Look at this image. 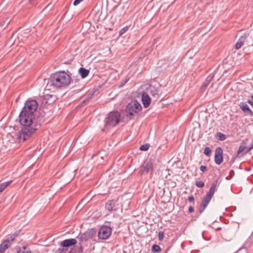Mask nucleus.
Returning a JSON list of instances; mask_svg holds the SVG:
<instances>
[{
  "label": "nucleus",
  "instance_id": "nucleus-41",
  "mask_svg": "<svg viewBox=\"0 0 253 253\" xmlns=\"http://www.w3.org/2000/svg\"><path fill=\"white\" fill-rule=\"evenodd\" d=\"M34 0H29L30 2L31 3H32L33 2H34Z\"/></svg>",
  "mask_w": 253,
  "mask_h": 253
},
{
  "label": "nucleus",
  "instance_id": "nucleus-42",
  "mask_svg": "<svg viewBox=\"0 0 253 253\" xmlns=\"http://www.w3.org/2000/svg\"><path fill=\"white\" fill-rule=\"evenodd\" d=\"M58 251H60V253H61V252H62V251H63V250L59 249V250H58Z\"/></svg>",
  "mask_w": 253,
  "mask_h": 253
},
{
  "label": "nucleus",
  "instance_id": "nucleus-31",
  "mask_svg": "<svg viewBox=\"0 0 253 253\" xmlns=\"http://www.w3.org/2000/svg\"><path fill=\"white\" fill-rule=\"evenodd\" d=\"M159 240L160 241H162L164 239V234L163 231H159L158 234Z\"/></svg>",
  "mask_w": 253,
  "mask_h": 253
},
{
  "label": "nucleus",
  "instance_id": "nucleus-24",
  "mask_svg": "<svg viewBox=\"0 0 253 253\" xmlns=\"http://www.w3.org/2000/svg\"><path fill=\"white\" fill-rule=\"evenodd\" d=\"M151 250L154 253H158L161 251V248L159 245H154L152 246Z\"/></svg>",
  "mask_w": 253,
  "mask_h": 253
},
{
  "label": "nucleus",
  "instance_id": "nucleus-17",
  "mask_svg": "<svg viewBox=\"0 0 253 253\" xmlns=\"http://www.w3.org/2000/svg\"><path fill=\"white\" fill-rule=\"evenodd\" d=\"M242 37H245V39L244 44L247 46L253 45V38L249 34H245Z\"/></svg>",
  "mask_w": 253,
  "mask_h": 253
},
{
  "label": "nucleus",
  "instance_id": "nucleus-36",
  "mask_svg": "<svg viewBox=\"0 0 253 253\" xmlns=\"http://www.w3.org/2000/svg\"><path fill=\"white\" fill-rule=\"evenodd\" d=\"M188 199L190 202H194V198L193 196L192 195V196L188 197Z\"/></svg>",
  "mask_w": 253,
  "mask_h": 253
},
{
  "label": "nucleus",
  "instance_id": "nucleus-26",
  "mask_svg": "<svg viewBox=\"0 0 253 253\" xmlns=\"http://www.w3.org/2000/svg\"><path fill=\"white\" fill-rule=\"evenodd\" d=\"M150 147V145L148 143L144 144L143 145H142L140 147L139 149L141 151H147L148 150L149 148Z\"/></svg>",
  "mask_w": 253,
  "mask_h": 253
},
{
  "label": "nucleus",
  "instance_id": "nucleus-28",
  "mask_svg": "<svg viewBox=\"0 0 253 253\" xmlns=\"http://www.w3.org/2000/svg\"><path fill=\"white\" fill-rule=\"evenodd\" d=\"M211 150L209 147H206L204 151V153L205 155L209 156L211 154Z\"/></svg>",
  "mask_w": 253,
  "mask_h": 253
},
{
  "label": "nucleus",
  "instance_id": "nucleus-27",
  "mask_svg": "<svg viewBox=\"0 0 253 253\" xmlns=\"http://www.w3.org/2000/svg\"><path fill=\"white\" fill-rule=\"evenodd\" d=\"M84 244H79L80 247L77 248L76 250L74 251V253H82L83 252V245Z\"/></svg>",
  "mask_w": 253,
  "mask_h": 253
},
{
  "label": "nucleus",
  "instance_id": "nucleus-37",
  "mask_svg": "<svg viewBox=\"0 0 253 253\" xmlns=\"http://www.w3.org/2000/svg\"><path fill=\"white\" fill-rule=\"evenodd\" d=\"M253 148V139L252 141V142L251 144V146L247 149L246 152H248L249 151L251 150Z\"/></svg>",
  "mask_w": 253,
  "mask_h": 253
},
{
  "label": "nucleus",
  "instance_id": "nucleus-29",
  "mask_svg": "<svg viewBox=\"0 0 253 253\" xmlns=\"http://www.w3.org/2000/svg\"><path fill=\"white\" fill-rule=\"evenodd\" d=\"M195 185L199 188H202L204 186L205 183L202 181H196Z\"/></svg>",
  "mask_w": 253,
  "mask_h": 253
},
{
  "label": "nucleus",
  "instance_id": "nucleus-35",
  "mask_svg": "<svg viewBox=\"0 0 253 253\" xmlns=\"http://www.w3.org/2000/svg\"><path fill=\"white\" fill-rule=\"evenodd\" d=\"M200 170H201V171H202L203 172H205V171L207 170V167H206V166H201L200 167Z\"/></svg>",
  "mask_w": 253,
  "mask_h": 253
},
{
  "label": "nucleus",
  "instance_id": "nucleus-20",
  "mask_svg": "<svg viewBox=\"0 0 253 253\" xmlns=\"http://www.w3.org/2000/svg\"><path fill=\"white\" fill-rule=\"evenodd\" d=\"M214 76L212 74L210 75L206 79V81L203 83L202 87L203 88H206L210 84V83L213 79Z\"/></svg>",
  "mask_w": 253,
  "mask_h": 253
},
{
  "label": "nucleus",
  "instance_id": "nucleus-45",
  "mask_svg": "<svg viewBox=\"0 0 253 253\" xmlns=\"http://www.w3.org/2000/svg\"><path fill=\"white\" fill-rule=\"evenodd\" d=\"M9 22V21H7V22H6V23H7V24H8Z\"/></svg>",
  "mask_w": 253,
  "mask_h": 253
},
{
  "label": "nucleus",
  "instance_id": "nucleus-40",
  "mask_svg": "<svg viewBox=\"0 0 253 253\" xmlns=\"http://www.w3.org/2000/svg\"><path fill=\"white\" fill-rule=\"evenodd\" d=\"M11 180H10V181H7V182H3L4 183V184H5L6 186L7 187V186H8L10 183L11 182Z\"/></svg>",
  "mask_w": 253,
  "mask_h": 253
},
{
  "label": "nucleus",
  "instance_id": "nucleus-1",
  "mask_svg": "<svg viewBox=\"0 0 253 253\" xmlns=\"http://www.w3.org/2000/svg\"><path fill=\"white\" fill-rule=\"evenodd\" d=\"M45 113L44 112H38V115L34 119H32V122L27 126H22L19 132V137L23 140H26L30 137L40 126L41 124L45 121Z\"/></svg>",
  "mask_w": 253,
  "mask_h": 253
},
{
  "label": "nucleus",
  "instance_id": "nucleus-14",
  "mask_svg": "<svg viewBox=\"0 0 253 253\" xmlns=\"http://www.w3.org/2000/svg\"><path fill=\"white\" fill-rule=\"evenodd\" d=\"M142 101L144 107H148L151 103V98L149 95L146 92H143L142 94Z\"/></svg>",
  "mask_w": 253,
  "mask_h": 253
},
{
  "label": "nucleus",
  "instance_id": "nucleus-5",
  "mask_svg": "<svg viewBox=\"0 0 253 253\" xmlns=\"http://www.w3.org/2000/svg\"><path fill=\"white\" fill-rule=\"evenodd\" d=\"M218 181V179H215L213 181L209 191L204 197L199 208V212L200 214H201L204 211L213 197V195L216 190Z\"/></svg>",
  "mask_w": 253,
  "mask_h": 253
},
{
  "label": "nucleus",
  "instance_id": "nucleus-19",
  "mask_svg": "<svg viewBox=\"0 0 253 253\" xmlns=\"http://www.w3.org/2000/svg\"><path fill=\"white\" fill-rule=\"evenodd\" d=\"M79 72L82 78L84 79L88 75L89 73V70L86 69L84 68L81 67L80 68Z\"/></svg>",
  "mask_w": 253,
  "mask_h": 253
},
{
  "label": "nucleus",
  "instance_id": "nucleus-46",
  "mask_svg": "<svg viewBox=\"0 0 253 253\" xmlns=\"http://www.w3.org/2000/svg\"><path fill=\"white\" fill-rule=\"evenodd\" d=\"M3 25L2 24H0V26H2Z\"/></svg>",
  "mask_w": 253,
  "mask_h": 253
},
{
  "label": "nucleus",
  "instance_id": "nucleus-38",
  "mask_svg": "<svg viewBox=\"0 0 253 253\" xmlns=\"http://www.w3.org/2000/svg\"><path fill=\"white\" fill-rule=\"evenodd\" d=\"M194 208L192 206H190L188 208V211L189 212L192 213L194 212Z\"/></svg>",
  "mask_w": 253,
  "mask_h": 253
},
{
  "label": "nucleus",
  "instance_id": "nucleus-43",
  "mask_svg": "<svg viewBox=\"0 0 253 253\" xmlns=\"http://www.w3.org/2000/svg\"><path fill=\"white\" fill-rule=\"evenodd\" d=\"M251 98H252V99L253 100V95H252L251 96Z\"/></svg>",
  "mask_w": 253,
  "mask_h": 253
},
{
  "label": "nucleus",
  "instance_id": "nucleus-39",
  "mask_svg": "<svg viewBox=\"0 0 253 253\" xmlns=\"http://www.w3.org/2000/svg\"><path fill=\"white\" fill-rule=\"evenodd\" d=\"M247 102L253 107V101L249 99L248 100Z\"/></svg>",
  "mask_w": 253,
  "mask_h": 253
},
{
  "label": "nucleus",
  "instance_id": "nucleus-44",
  "mask_svg": "<svg viewBox=\"0 0 253 253\" xmlns=\"http://www.w3.org/2000/svg\"><path fill=\"white\" fill-rule=\"evenodd\" d=\"M102 131H105L104 128L102 129Z\"/></svg>",
  "mask_w": 253,
  "mask_h": 253
},
{
  "label": "nucleus",
  "instance_id": "nucleus-18",
  "mask_svg": "<svg viewBox=\"0 0 253 253\" xmlns=\"http://www.w3.org/2000/svg\"><path fill=\"white\" fill-rule=\"evenodd\" d=\"M160 90L154 86H150V94L156 99H158L159 96Z\"/></svg>",
  "mask_w": 253,
  "mask_h": 253
},
{
  "label": "nucleus",
  "instance_id": "nucleus-21",
  "mask_svg": "<svg viewBox=\"0 0 253 253\" xmlns=\"http://www.w3.org/2000/svg\"><path fill=\"white\" fill-rule=\"evenodd\" d=\"M245 40V37H241L237 42H236L235 47L236 49H239L241 47V46L244 45V40Z\"/></svg>",
  "mask_w": 253,
  "mask_h": 253
},
{
  "label": "nucleus",
  "instance_id": "nucleus-10",
  "mask_svg": "<svg viewBox=\"0 0 253 253\" xmlns=\"http://www.w3.org/2000/svg\"><path fill=\"white\" fill-rule=\"evenodd\" d=\"M140 172L142 174L147 173L150 172L151 173L153 171V165L151 161H147L140 168Z\"/></svg>",
  "mask_w": 253,
  "mask_h": 253
},
{
  "label": "nucleus",
  "instance_id": "nucleus-9",
  "mask_svg": "<svg viewBox=\"0 0 253 253\" xmlns=\"http://www.w3.org/2000/svg\"><path fill=\"white\" fill-rule=\"evenodd\" d=\"M57 99L55 95L49 94H43L40 97V100L43 105H49L54 102Z\"/></svg>",
  "mask_w": 253,
  "mask_h": 253
},
{
  "label": "nucleus",
  "instance_id": "nucleus-16",
  "mask_svg": "<svg viewBox=\"0 0 253 253\" xmlns=\"http://www.w3.org/2000/svg\"><path fill=\"white\" fill-rule=\"evenodd\" d=\"M116 201L114 200L108 201L106 203L105 209L108 211H116V209L115 207Z\"/></svg>",
  "mask_w": 253,
  "mask_h": 253
},
{
  "label": "nucleus",
  "instance_id": "nucleus-15",
  "mask_svg": "<svg viewBox=\"0 0 253 253\" xmlns=\"http://www.w3.org/2000/svg\"><path fill=\"white\" fill-rule=\"evenodd\" d=\"M11 242L9 239H7L0 245V253H3L5 250L10 246Z\"/></svg>",
  "mask_w": 253,
  "mask_h": 253
},
{
  "label": "nucleus",
  "instance_id": "nucleus-13",
  "mask_svg": "<svg viewBox=\"0 0 253 253\" xmlns=\"http://www.w3.org/2000/svg\"><path fill=\"white\" fill-rule=\"evenodd\" d=\"M239 106L241 110L246 113H247L250 116H253V112L250 109L249 107L246 104V102H241Z\"/></svg>",
  "mask_w": 253,
  "mask_h": 253
},
{
  "label": "nucleus",
  "instance_id": "nucleus-25",
  "mask_svg": "<svg viewBox=\"0 0 253 253\" xmlns=\"http://www.w3.org/2000/svg\"><path fill=\"white\" fill-rule=\"evenodd\" d=\"M248 148H246L245 146L240 145V146L239 147V148L237 151V154L239 155L240 153H242V152H244V153H247L248 152H246V150Z\"/></svg>",
  "mask_w": 253,
  "mask_h": 253
},
{
  "label": "nucleus",
  "instance_id": "nucleus-33",
  "mask_svg": "<svg viewBox=\"0 0 253 253\" xmlns=\"http://www.w3.org/2000/svg\"><path fill=\"white\" fill-rule=\"evenodd\" d=\"M127 30H128V27H127V26L122 29L119 32L120 35H122L123 34H124L125 32H126Z\"/></svg>",
  "mask_w": 253,
  "mask_h": 253
},
{
  "label": "nucleus",
  "instance_id": "nucleus-34",
  "mask_svg": "<svg viewBox=\"0 0 253 253\" xmlns=\"http://www.w3.org/2000/svg\"><path fill=\"white\" fill-rule=\"evenodd\" d=\"M6 187L4 183L0 184V193L2 192Z\"/></svg>",
  "mask_w": 253,
  "mask_h": 253
},
{
  "label": "nucleus",
  "instance_id": "nucleus-6",
  "mask_svg": "<svg viewBox=\"0 0 253 253\" xmlns=\"http://www.w3.org/2000/svg\"><path fill=\"white\" fill-rule=\"evenodd\" d=\"M122 120L121 114L117 111H114L110 112L105 120V126L106 127H115L118 125Z\"/></svg>",
  "mask_w": 253,
  "mask_h": 253
},
{
  "label": "nucleus",
  "instance_id": "nucleus-11",
  "mask_svg": "<svg viewBox=\"0 0 253 253\" xmlns=\"http://www.w3.org/2000/svg\"><path fill=\"white\" fill-rule=\"evenodd\" d=\"M223 150L220 147H217L215 150L214 162L216 164L219 165L223 161Z\"/></svg>",
  "mask_w": 253,
  "mask_h": 253
},
{
  "label": "nucleus",
  "instance_id": "nucleus-3",
  "mask_svg": "<svg viewBox=\"0 0 253 253\" xmlns=\"http://www.w3.org/2000/svg\"><path fill=\"white\" fill-rule=\"evenodd\" d=\"M71 78L66 72H59L51 75L46 84L48 89H56L68 86L70 83Z\"/></svg>",
  "mask_w": 253,
  "mask_h": 253
},
{
  "label": "nucleus",
  "instance_id": "nucleus-2",
  "mask_svg": "<svg viewBox=\"0 0 253 253\" xmlns=\"http://www.w3.org/2000/svg\"><path fill=\"white\" fill-rule=\"evenodd\" d=\"M38 102L36 100H27L19 115V122L22 126H27L34 119V113L38 107Z\"/></svg>",
  "mask_w": 253,
  "mask_h": 253
},
{
  "label": "nucleus",
  "instance_id": "nucleus-32",
  "mask_svg": "<svg viewBox=\"0 0 253 253\" xmlns=\"http://www.w3.org/2000/svg\"><path fill=\"white\" fill-rule=\"evenodd\" d=\"M129 81V78H127L126 79H125V80H124L122 83L121 84L119 85V87H123L124 85H125V84H126L128 81Z\"/></svg>",
  "mask_w": 253,
  "mask_h": 253
},
{
  "label": "nucleus",
  "instance_id": "nucleus-4",
  "mask_svg": "<svg viewBox=\"0 0 253 253\" xmlns=\"http://www.w3.org/2000/svg\"><path fill=\"white\" fill-rule=\"evenodd\" d=\"M141 110L142 106L138 102L132 101L126 106V115L130 119L137 118L140 115Z\"/></svg>",
  "mask_w": 253,
  "mask_h": 253
},
{
  "label": "nucleus",
  "instance_id": "nucleus-7",
  "mask_svg": "<svg viewBox=\"0 0 253 253\" xmlns=\"http://www.w3.org/2000/svg\"><path fill=\"white\" fill-rule=\"evenodd\" d=\"M96 231L93 228L88 229L84 234L77 237L79 240V244H84L88 240L93 238L95 234Z\"/></svg>",
  "mask_w": 253,
  "mask_h": 253
},
{
  "label": "nucleus",
  "instance_id": "nucleus-12",
  "mask_svg": "<svg viewBox=\"0 0 253 253\" xmlns=\"http://www.w3.org/2000/svg\"><path fill=\"white\" fill-rule=\"evenodd\" d=\"M77 242V240L75 239H66L61 243V245L63 247H70L76 245Z\"/></svg>",
  "mask_w": 253,
  "mask_h": 253
},
{
  "label": "nucleus",
  "instance_id": "nucleus-47",
  "mask_svg": "<svg viewBox=\"0 0 253 253\" xmlns=\"http://www.w3.org/2000/svg\"><path fill=\"white\" fill-rule=\"evenodd\" d=\"M70 253H72V251H70Z\"/></svg>",
  "mask_w": 253,
  "mask_h": 253
},
{
  "label": "nucleus",
  "instance_id": "nucleus-30",
  "mask_svg": "<svg viewBox=\"0 0 253 253\" xmlns=\"http://www.w3.org/2000/svg\"><path fill=\"white\" fill-rule=\"evenodd\" d=\"M19 234V232L18 233H15L11 235L10 237V241L11 243L15 240V238L17 237Z\"/></svg>",
  "mask_w": 253,
  "mask_h": 253
},
{
  "label": "nucleus",
  "instance_id": "nucleus-8",
  "mask_svg": "<svg viewBox=\"0 0 253 253\" xmlns=\"http://www.w3.org/2000/svg\"><path fill=\"white\" fill-rule=\"evenodd\" d=\"M112 228L109 226H101L98 233V238L102 240L108 239L112 234Z\"/></svg>",
  "mask_w": 253,
  "mask_h": 253
},
{
  "label": "nucleus",
  "instance_id": "nucleus-23",
  "mask_svg": "<svg viewBox=\"0 0 253 253\" xmlns=\"http://www.w3.org/2000/svg\"><path fill=\"white\" fill-rule=\"evenodd\" d=\"M216 137L220 141L224 140L226 138V136L221 132H217Z\"/></svg>",
  "mask_w": 253,
  "mask_h": 253
},
{
  "label": "nucleus",
  "instance_id": "nucleus-22",
  "mask_svg": "<svg viewBox=\"0 0 253 253\" xmlns=\"http://www.w3.org/2000/svg\"><path fill=\"white\" fill-rule=\"evenodd\" d=\"M17 253H31V252L26 247L23 246L22 247V250H21L19 247L18 248Z\"/></svg>",
  "mask_w": 253,
  "mask_h": 253
}]
</instances>
